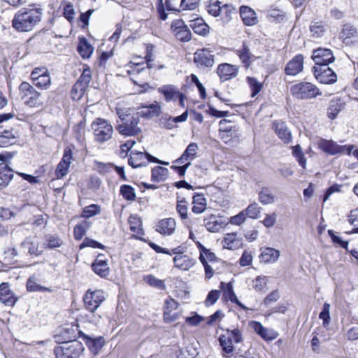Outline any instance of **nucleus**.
<instances>
[{"instance_id":"ea45409f","label":"nucleus","mask_w":358,"mask_h":358,"mask_svg":"<svg viewBox=\"0 0 358 358\" xmlns=\"http://www.w3.org/2000/svg\"><path fill=\"white\" fill-rule=\"evenodd\" d=\"M229 121L226 119H222L219 122L220 126V134L221 135V138L223 139L224 138V134H229L232 136L234 133L238 131V129L234 126L229 125Z\"/></svg>"},{"instance_id":"774afa93","label":"nucleus","mask_w":358,"mask_h":358,"mask_svg":"<svg viewBox=\"0 0 358 358\" xmlns=\"http://www.w3.org/2000/svg\"><path fill=\"white\" fill-rule=\"evenodd\" d=\"M220 297V291L211 290L205 301V303L207 306L214 304Z\"/></svg>"},{"instance_id":"58836bf2","label":"nucleus","mask_w":358,"mask_h":358,"mask_svg":"<svg viewBox=\"0 0 358 358\" xmlns=\"http://www.w3.org/2000/svg\"><path fill=\"white\" fill-rule=\"evenodd\" d=\"M292 154L297 161L299 165L304 170L306 168V159L300 145L292 147Z\"/></svg>"},{"instance_id":"8fccbe9b","label":"nucleus","mask_w":358,"mask_h":358,"mask_svg":"<svg viewBox=\"0 0 358 358\" xmlns=\"http://www.w3.org/2000/svg\"><path fill=\"white\" fill-rule=\"evenodd\" d=\"M222 5V3L219 0H210L208 5V13L215 17L220 16Z\"/></svg>"},{"instance_id":"72a5a7b5","label":"nucleus","mask_w":358,"mask_h":358,"mask_svg":"<svg viewBox=\"0 0 358 358\" xmlns=\"http://www.w3.org/2000/svg\"><path fill=\"white\" fill-rule=\"evenodd\" d=\"M85 341L90 350L93 353H96L103 346L104 340L101 337L93 338L87 335H83Z\"/></svg>"},{"instance_id":"a18cd8bd","label":"nucleus","mask_w":358,"mask_h":358,"mask_svg":"<svg viewBox=\"0 0 358 358\" xmlns=\"http://www.w3.org/2000/svg\"><path fill=\"white\" fill-rule=\"evenodd\" d=\"M120 194L127 201H133L136 199L135 189L130 185H122L120 189Z\"/></svg>"},{"instance_id":"dca6fc26","label":"nucleus","mask_w":358,"mask_h":358,"mask_svg":"<svg viewBox=\"0 0 358 358\" xmlns=\"http://www.w3.org/2000/svg\"><path fill=\"white\" fill-rule=\"evenodd\" d=\"M303 69V57L302 55H296L286 65L285 73L289 76H296Z\"/></svg>"},{"instance_id":"603ef678","label":"nucleus","mask_w":358,"mask_h":358,"mask_svg":"<svg viewBox=\"0 0 358 358\" xmlns=\"http://www.w3.org/2000/svg\"><path fill=\"white\" fill-rule=\"evenodd\" d=\"M238 55L241 60L245 64L249 66L251 63L252 54L247 45L243 44L242 49L238 50Z\"/></svg>"},{"instance_id":"2eb2a0df","label":"nucleus","mask_w":358,"mask_h":358,"mask_svg":"<svg viewBox=\"0 0 358 358\" xmlns=\"http://www.w3.org/2000/svg\"><path fill=\"white\" fill-rule=\"evenodd\" d=\"M17 298L10 289L8 283L2 282L0 285V301L8 306H13Z\"/></svg>"},{"instance_id":"1a4fd4ad","label":"nucleus","mask_w":358,"mask_h":358,"mask_svg":"<svg viewBox=\"0 0 358 358\" xmlns=\"http://www.w3.org/2000/svg\"><path fill=\"white\" fill-rule=\"evenodd\" d=\"M104 300L105 295L101 289L94 292L88 290L83 297L86 308L89 311L92 312H94Z\"/></svg>"},{"instance_id":"0e129e2a","label":"nucleus","mask_w":358,"mask_h":358,"mask_svg":"<svg viewBox=\"0 0 358 358\" xmlns=\"http://www.w3.org/2000/svg\"><path fill=\"white\" fill-rule=\"evenodd\" d=\"M174 35L178 40L182 41H189L191 40V32L187 27L177 31Z\"/></svg>"},{"instance_id":"4be33fe9","label":"nucleus","mask_w":358,"mask_h":358,"mask_svg":"<svg viewBox=\"0 0 358 358\" xmlns=\"http://www.w3.org/2000/svg\"><path fill=\"white\" fill-rule=\"evenodd\" d=\"M103 255H99L92 265L93 271L101 277H106L109 274L107 262L103 259Z\"/></svg>"},{"instance_id":"c03bdc74","label":"nucleus","mask_w":358,"mask_h":358,"mask_svg":"<svg viewBox=\"0 0 358 358\" xmlns=\"http://www.w3.org/2000/svg\"><path fill=\"white\" fill-rule=\"evenodd\" d=\"M191 26L196 34L201 36H205L209 31L208 25L202 19L195 20Z\"/></svg>"},{"instance_id":"a19ab883","label":"nucleus","mask_w":358,"mask_h":358,"mask_svg":"<svg viewBox=\"0 0 358 358\" xmlns=\"http://www.w3.org/2000/svg\"><path fill=\"white\" fill-rule=\"evenodd\" d=\"M31 80L33 84L41 90H47L51 85V78L49 73L42 77L37 76L34 77Z\"/></svg>"},{"instance_id":"680f3d73","label":"nucleus","mask_w":358,"mask_h":358,"mask_svg":"<svg viewBox=\"0 0 358 358\" xmlns=\"http://www.w3.org/2000/svg\"><path fill=\"white\" fill-rule=\"evenodd\" d=\"M87 88L76 83L71 91L72 98L79 100L83 97Z\"/></svg>"},{"instance_id":"49530a36","label":"nucleus","mask_w":358,"mask_h":358,"mask_svg":"<svg viewBox=\"0 0 358 358\" xmlns=\"http://www.w3.org/2000/svg\"><path fill=\"white\" fill-rule=\"evenodd\" d=\"M94 170L101 175L107 174L114 169V165L111 163H103L95 160L94 162Z\"/></svg>"},{"instance_id":"6ab92c4d","label":"nucleus","mask_w":358,"mask_h":358,"mask_svg":"<svg viewBox=\"0 0 358 358\" xmlns=\"http://www.w3.org/2000/svg\"><path fill=\"white\" fill-rule=\"evenodd\" d=\"M345 106V102L341 98H335L330 101L327 108V117L331 120L336 118L341 111H342Z\"/></svg>"},{"instance_id":"f3484780","label":"nucleus","mask_w":358,"mask_h":358,"mask_svg":"<svg viewBox=\"0 0 358 358\" xmlns=\"http://www.w3.org/2000/svg\"><path fill=\"white\" fill-rule=\"evenodd\" d=\"M251 327L265 341H273L278 336L276 331L264 327L259 322H252Z\"/></svg>"},{"instance_id":"f03ea898","label":"nucleus","mask_w":358,"mask_h":358,"mask_svg":"<svg viewBox=\"0 0 358 358\" xmlns=\"http://www.w3.org/2000/svg\"><path fill=\"white\" fill-rule=\"evenodd\" d=\"M117 115L120 121L117 122L116 129L120 134L132 136L141 132V128L138 127L140 121L138 114H131L122 109H117Z\"/></svg>"},{"instance_id":"20e7f679","label":"nucleus","mask_w":358,"mask_h":358,"mask_svg":"<svg viewBox=\"0 0 358 358\" xmlns=\"http://www.w3.org/2000/svg\"><path fill=\"white\" fill-rule=\"evenodd\" d=\"M19 96L23 103L29 107L42 105L41 93L28 82H22L19 87Z\"/></svg>"},{"instance_id":"423d86ee","label":"nucleus","mask_w":358,"mask_h":358,"mask_svg":"<svg viewBox=\"0 0 358 358\" xmlns=\"http://www.w3.org/2000/svg\"><path fill=\"white\" fill-rule=\"evenodd\" d=\"M290 93L298 99H310L322 94L317 86L309 82H301L292 85Z\"/></svg>"},{"instance_id":"a211bd4d","label":"nucleus","mask_w":358,"mask_h":358,"mask_svg":"<svg viewBox=\"0 0 358 358\" xmlns=\"http://www.w3.org/2000/svg\"><path fill=\"white\" fill-rule=\"evenodd\" d=\"M199 150V147L196 143H191L187 147L181 157L177 159L174 162L179 164L190 162L194 160Z\"/></svg>"},{"instance_id":"13d9d810","label":"nucleus","mask_w":358,"mask_h":358,"mask_svg":"<svg viewBox=\"0 0 358 358\" xmlns=\"http://www.w3.org/2000/svg\"><path fill=\"white\" fill-rule=\"evenodd\" d=\"M266 284L267 277L260 275L253 280L252 287L256 291L261 292L266 288Z\"/></svg>"},{"instance_id":"9d476101","label":"nucleus","mask_w":358,"mask_h":358,"mask_svg":"<svg viewBox=\"0 0 358 358\" xmlns=\"http://www.w3.org/2000/svg\"><path fill=\"white\" fill-rule=\"evenodd\" d=\"M313 73L318 82L323 84H333L337 80V75L328 66H314Z\"/></svg>"},{"instance_id":"09e8293b","label":"nucleus","mask_w":358,"mask_h":358,"mask_svg":"<svg viewBox=\"0 0 358 358\" xmlns=\"http://www.w3.org/2000/svg\"><path fill=\"white\" fill-rule=\"evenodd\" d=\"M202 250L203 252L199 256V259L202 264H215L217 262V258L213 252L206 248Z\"/></svg>"},{"instance_id":"39448f33","label":"nucleus","mask_w":358,"mask_h":358,"mask_svg":"<svg viewBox=\"0 0 358 358\" xmlns=\"http://www.w3.org/2000/svg\"><path fill=\"white\" fill-rule=\"evenodd\" d=\"M83 351V345L76 340L63 343L54 350L57 358H79Z\"/></svg>"},{"instance_id":"ddd939ff","label":"nucleus","mask_w":358,"mask_h":358,"mask_svg":"<svg viewBox=\"0 0 358 358\" xmlns=\"http://www.w3.org/2000/svg\"><path fill=\"white\" fill-rule=\"evenodd\" d=\"M238 73V67L228 63L220 64L217 69V73L221 82H225L235 78Z\"/></svg>"},{"instance_id":"5fc2aeb1","label":"nucleus","mask_w":358,"mask_h":358,"mask_svg":"<svg viewBox=\"0 0 358 358\" xmlns=\"http://www.w3.org/2000/svg\"><path fill=\"white\" fill-rule=\"evenodd\" d=\"M101 208L100 206L96 204H92L88 206H86L82 213V217H90L94 215H96L100 213Z\"/></svg>"},{"instance_id":"0eeeda50","label":"nucleus","mask_w":358,"mask_h":358,"mask_svg":"<svg viewBox=\"0 0 358 358\" xmlns=\"http://www.w3.org/2000/svg\"><path fill=\"white\" fill-rule=\"evenodd\" d=\"M95 140L104 143L110 140L113 134V126L106 120L96 118L91 125Z\"/></svg>"},{"instance_id":"5701e85b","label":"nucleus","mask_w":358,"mask_h":358,"mask_svg":"<svg viewBox=\"0 0 358 358\" xmlns=\"http://www.w3.org/2000/svg\"><path fill=\"white\" fill-rule=\"evenodd\" d=\"M16 142V136L12 129L0 127V147L6 148Z\"/></svg>"},{"instance_id":"f704fd0d","label":"nucleus","mask_w":358,"mask_h":358,"mask_svg":"<svg viewBox=\"0 0 358 358\" xmlns=\"http://www.w3.org/2000/svg\"><path fill=\"white\" fill-rule=\"evenodd\" d=\"M160 107L157 103H152L149 106H143L141 110L136 114H138L139 117H145L147 118L153 117L157 116L159 113Z\"/></svg>"},{"instance_id":"79ce46f5","label":"nucleus","mask_w":358,"mask_h":358,"mask_svg":"<svg viewBox=\"0 0 358 358\" xmlns=\"http://www.w3.org/2000/svg\"><path fill=\"white\" fill-rule=\"evenodd\" d=\"M27 289L29 292H51L50 288L43 287L38 284V280L35 277H31L28 279L27 282Z\"/></svg>"},{"instance_id":"f257e3e1","label":"nucleus","mask_w":358,"mask_h":358,"mask_svg":"<svg viewBox=\"0 0 358 358\" xmlns=\"http://www.w3.org/2000/svg\"><path fill=\"white\" fill-rule=\"evenodd\" d=\"M42 16L41 8H22L13 17V27L20 32L30 31L41 21Z\"/></svg>"},{"instance_id":"473e14b6","label":"nucleus","mask_w":358,"mask_h":358,"mask_svg":"<svg viewBox=\"0 0 358 358\" xmlns=\"http://www.w3.org/2000/svg\"><path fill=\"white\" fill-rule=\"evenodd\" d=\"M225 224L221 220L220 218L217 217L215 215L212 216L206 221L205 226L206 229L210 232H217L224 227Z\"/></svg>"},{"instance_id":"c756f323","label":"nucleus","mask_w":358,"mask_h":358,"mask_svg":"<svg viewBox=\"0 0 358 358\" xmlns=\"http://www.w3.org/2000/svg\"><path fill=\"white\" fill-rule=\"evenodd\" d=\"M220 10V16H221V19L224 23L230 22L233 16L236 14V8L231 3L222 4Z\"/></svg>"},{"instance_id":"a878e982","label":"nucleus","mask_w":358,"mask_h":358,"mask_svg":"<svg viewBox=\"0 0 358 358\" xmlns=\"http://www.w3.org/2000/svg\"><path fill=\"white\" fill-rule=\"evenodd\" d=\"M13 177V171L6 163H0V187L7 186Z\"/></svg>"},{"instance_id":"412c9836","label":"nucleus","mask_w":358,"mask_h":358,"mask_svg":"<svg viewBox=\"0 0 358 358\" xmlns=\"http://www.w3.org/2000/svg\"><path fill=\"white\" fill-rule=\"evenodd\" d=\"M21 248L23 250L24 252H27L30 255L38 256L42 252V251L39 250L38 242L31 237L25 238L21 243Z\"/></svg>"},{"instance_id":"052dcab7","label":"nucleus","mask_w":358,"mask_h":358,"mask_svg":"<svg viewBox=\"0 0 358 358\" xmlns=\"http://www.w3.org/2000/svg\"><path fill=\"white\" fill-rule=\"evenodd\" d=\"M310 32L312 36L315 38L320 37L323 35L325 31L324 27L319 22H315L310 27Z\"/></svg>"},{"instance_id":"c85d7f7f","label":"nucleus","mask_w":358,"mask_h":358,"mask_svg":"<svg viewBox=\"0 0 358 358\" xmlns=\"http://www.w3.org/2000/svg\"><path fill=\"white\" fill-rule=\"evenodd\" d=\"M77 50L83 59H89L94 52V48L85 38H80Z\"/></svg>"},{"instance_id":"bf43d9fd","label":"nucleus","mask_w":358,"mask_h":358,"mask_svg":"<svg viewBox=\"0 0 358 358\" xmlns=\"http://www.w3.org/2000/svg\"><path fill=\"white\" fill-rule=\"evenodd\" d=\"M247 80L252 91V96L254 97L261 91L262 85L254 78L248 77Z\"/></svg>"},{"instance_id":"4468645a","label":"nucleus","mask_w":358,"mask_h":358,"mask_svg":"<svg viewBox=\"0 0 358 358\" xmlns=\"http://www.w3.org/2000/svg\"><path fill=\"white\" fill-rule=\"evenodd\" d=\"M176 229V222L174 218H164L158 221L155 230L163 236H172Z\"/></svg>"},{"instance_id":"69168bd1","label":"nucleus","mask_w":358,"mask_h":358,"mask_svg":"<svg viewBox=\"0 0 358 358\" xmlns=\"http://www.w3.org/2000/svg\"><path fill=\"white\" fill-rule=\"evenodd\" d=\"M356 32L357 30L354 26L349 24H345L341 32V37L345 40L353 36Z\"/></svg>"},{"instance_id":"7ed1b4c3","label":"nucleus","mask_w":358,"mask_h":358,"mask_svg":"<svg viewBox=\"0 0 358 358\" xmlns=\"http://www.w3.org/2000/svg\"><path fill=\"white\" fill-rule=\"evenodd\" d=\"M243 341L241 331L236 328L226 329L219 338V343L224 353L231 355L234 351V345Z\"/></svg>"},{"instance_id":"b1692460","label":"nucleus","mask_w":358,"mask_h":358,"mask_svg":"<svg viewBox=\"0 0 358 358\" xmlns=\"http://www.w3.org/2000/svg\"><path fill=\"white\" fill-rule=\"evenodd\" d=\"M222 246L229 250H236L241 247L242 241L235 233L227 234L222 241Z\"/></svg>"},{"instance_id":"bb28decb","label":"nucleus","mask_w":358,"mask_h":358,"mask_svg":"<svg viewBox=\"0 0 358 358\" xmlns=\"http://www.w3.org/2000/svg\"><path fill=\"white\" fill-rule=\"evenodd\" d=\"M158 92L164 95L166 101H174L180 92L178 89L172 85H165L158 89Z\"/></svg>"},{"instance_id":"e433bc0d","label":"nucleus","mask_w":358,"mask_h":358,"mask_svg":"<svg viewBox=\"0 0 358 358\" xmlns=\"http://www.w3.org/2000/svg\"><path fill=\"white\" fill-rule=\"evenodd\" d=\"M128 222L129 224L130 230L132 232L138 235H143L144 234L142 227V221L138 216L136 215H131L129 217Z\"/></svg>"},{"instance_id":"cd10ccee","label":"nucleus","mask_w":358,"mask_h":358,"mask_svg":"<svg viewBox=\"0 0 358 358\" xmlns=\"http://www.w3.org/2000/svg\"><path fill=\"white\" fill-rule=\"evenodd\" d=\"M129 164L134 168L146 166L145 152L132 151L129 159Z\"/></svg>"},{"instance_id":"864d4df0","label":"nucleus","mask_w":358,"mask_h":358,"mask_svg":"<svg viewBox=\"0 0 358 358\" xmlns=\"http://www.w3.org/2000/svg\"><path fill=\"white\" fill-rule=\"evenodd\" d=\"M144 280L152 287L158 288L159 289H165V285L164 283V281L157 278L154 275H147L144 278Z\"/></svg>"},{"instance_id":"6e6552de","label":"nucleus","mask_w":358,"mask_h":358,"mask_svg":"<svg viewBox=\"0 0 358 358\" xmlns=\"http://www.w3.org/2000/svg\"><path fill=\"white\" fill-rule=\"evenodd\" d=\"M318 147L323 152L330 155L346 153L350 155L354 149L353 145H340L331 140L321 139L318 143Z\"/></svg>"},{"instance_id":"6e6d98bb","label":"nucleus","mask_w":358,"mask_h":358,"mask_svg":"<svg viewBox=\"0 0 358 358\" xmlns=\"http://www.w3.org/2000/svg\"><path fill=\"white\" fill-rule=\"evenodd\" d=\"M246 216L250 218L256 219L258 217L260 213V207L256 203H252L248 206V208L243 210Z\"/></svg>"},{"instance_id":"338daca9","label":"nucleus","mask_w":358,"mask_h":358,"mask_svg":"<svg viewBox=\"0 0 358 358\" xmlns=\"http://www.w3.org/2000/svg\"><path fill=\"white\" fill-rule=\"evenodd\" d=\"M176 210L182 220H185L187 218L188 208L185 203V201H178L176 206Z\"/></svg>"},{"instance_id":"37998d69","label":"nucleus","mask_w":358,"mask_h":358,"mask_svg":"<svg viewBox=\"0 0 358 358\" xmlns=\"http://www.w3.org/2000/svg\"><path fill=\"white\" fill-rule=\"evenodd\" d=\"M90 223L87 221H83L76 224L73 229V236L75 239L81 240L85 235L87 230L90 228Z\"/></svg>"},{"instance_id":"e2e57ef3","label":"nucleus","mask_w":358,"mask_h":358,"mask_svg":"<svg viewBox=\"0 0 358 358\" xmlns=\"http://www.w3.org/2000/svg\"><path fill=\"white\" fill-rule=\"evenodd\" d=\"M69 166L63 162H59L55 170V176L57 179H60L66 176L69 173Z\"/></svg>"},{"instance_id":"de8ad7c7","label":"nucleus","mask_w":358,"mask_h":358,"mask_svg":"<svg viewBox=\"0 0 358 358\" xmlns=\"http://www.w3.org/2000/svg\"><path fill=\"white\" fill-rule=\"evenodd\" d=\"M259 201L263 205H268L275 202L274 195L267 189H264L259 192Z\"/></svg>"},{"instance_id":"c9c22d12","label":"nucleus","mask_w":358,"mask_h":358,"mask_svg":"<svg viewBox=\"0 0 358 358\" xmlns=\"http://www.w3.org/2000/svg\"><path fill=\"white\" fill-rule=\"evenodd\" d=\"M175 266L183 270H187L191 268L194 262L187 255H178L173 259Z\"/></svg>"},{"instance_id":"4c0bfd02","label":"nucleus","mask_w":358,"mask_h":358,"mask_svg":"<svg viewBox=\"0 0 358 358\" xmlns=\"http://www.w3.org/2000/svg\"><path fill=\"white\" fill-rule=\"evenodd\" d=\"M169 171L166 168L155 166L152 170L151 180L153 182L164 181L168 176Z\"/></svg>"},{"instance_id":"4d7b16f0","label":"nucleus","mask_w":358,"mask_h":358,"mask_svg":"<svg viewBox=\"0 0 358 358\" xmlns=\"http://www.w3.org/2000/svg\"><path fill=\"white\" fill-rule=\"evenodd\" d=\"M91 71L89 68H86L83 70L81 76H80L78 80L76 83H78V84H81V85L87 88L90 83L91 82Z\"/></svg>"},{"instance_id":"393cba45","label":"nucleus","mask_w":358,"mask_h":358,"mask_svg":"<svg viewBox=\"0 0 358 358\" xmlns=\"http://www.w3.org/2000/svg\"><path fill=\"white\" fill-rule=\"evenodd\" d=\"M280 257V252L272 248H266L262 250L259 259L264 263H274Z\"/></svg>"},{"instance_id":"f8f14e48","label":"nucleus","mask_w":358,"mask_h":358,"mask_svg":"<svg viewBox=\"0 0 358 358\" xmlns=\"http://www.w3.org/2000/svg\"><path fill=\"white\" fill-rule=\"evenodd\" d=\"M194 62L198 66L210 68L214 64V55L206 49L197 50L194 54Z\"/></svg>"},{"instance_id":"3c124183","label":"nucleus","mask_w":358,"mask_h":358,"mask_svg":"<svg viewBox=\"0 0 358 358\" xmlns=\"http://www.w3.org/2000/svg\"><path fill=\"white\" fill-rule=\"evenodd\" d=\"M330 304L324 303L323 305L322 310L319 315V318L323 321V326L327 327L331 321L330 317Z\"/></svg>"},{"instance_id":"9b49d317","label":"nucleus","mask_w":358,"mask_h":358,"mask_svg":"<svg viewBox=\"0 0 358 358\" xmlns=\"http://www.w3.org/2000/svg\"><path fill=\"white\" fill-rule=\"evenodd\" d=\"M312 59L315 64V66H327L329 64L332 63L335 58L330 49L320 48L313 51Z\"/></svg>"},{"instance_id":"aec40b11","label":"nucleus","mask_w":358,"mask_h":358,"mask_svg":"<svg viewBox=\"0 0 358 358\" xmlns=\"http://www.w3.org/2000/svg\"><path fill=\"white\" fill-rule=\"evenodd\" d=\"M240 15L244 24L248 26L254 25L258 22L256 13L248 6H241Z\"/></svg>"},{"instance_id":"2f4dec72","label":"nucleus","mask_w":358,"mask_h":358,"mask_svg":"<svg viewBox=\"0 0 358 358\" xmlns=\"http://www.w3.org/2000/svg\"><path fill=\"white\" fill-rule=\"evenodd\" d=\"M275 133L278 137L285 143H288L291 141V133L288 130L285 124L282 122L274 123Z\"/></svg>"},{"instance_id":"7c9ffc66","label":"nucleus","mask_w":358,"mask_h":358,"mask_svg":"<svg viewBox=\"0 0 358 358\" xmlns=\"http://www.w3.org/2000/svg\"><path fill=\"white\" fill-rule=\"evenodd\" d=\"M192 210L194 213L201 214L206 209V199L202 194H197L193 196Z\"/></svg>"}]
</instances>
